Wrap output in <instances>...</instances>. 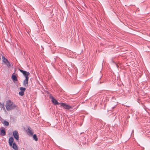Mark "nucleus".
Returning <instances> with one entry per match:
<instances>
[{
	"instance_id": "nucleus-14",
	"label": "nucleus",
	"mask_w": 150,
	"mask_h": 150,
	"mask_svg": "<svg viewBox=\"0 0 150 150\" xmlns=\"http://www.w3.org/2000/svg\"><path fill=\"white\" fill-rule=\"evenodd\" d=\"M3 123H4V124L6 126H8L9 124L8 122L5 120H4L3 121Z\"/></svg>"
},
{
	"instance_id": "nucleus-12",
	"label": "nucleus",
	"mask_w": 150,
	"mask_h": 150,
	"mask_svg": "<svg viewBox=\"0 0 150 150\" xmlns=\"http://www.w3.org/2000/svg\"><path fill=\"white\" fill-rule=\"evenodd\" d=\"M11 78L13 80L15 81H17V77L15 75H13L12 76Z\"/></svg>"
},
{
	"instance_id": "nucleus-7",
	"label": "nucleus",
	"mask_w": 150,
	"mask_h": 150,
	"mask_svg": "<svg viewBox=\"0 0 150 150\" xmlns=\"http://www.w3.org/2000/svg\"><path fill=\"white\" fill-rule=\"evenodd\" d=\"M51 100H52V103L54 105H57L60 104V103H59L57 100L55 99L53 97H52L51 98Z\"/></svg>"
},
{
	"instance_id": "nucleus-1",
	"label": "nucleus",
	"mask_w": 150,
	"mask_h": 150,
	"mask_svg": "<svg viewBox=\"0 0 150 150\" xmlns=\"http://www.w3.org/2000/svg\"><path fill=\"white\" fill-rule=\"evenodd\" d=\"M5 106L6 110L8 111L14 109L16 107V105L10 100H8L6 101Z\"/></svg>"
},
{
	"instance_id": "nucleus-15",
	"label": "nucleus",
	"mask_w": 150,
	"mask_h": 150,
	"mask_svg": "<svg viewBox=\"0 0 150 150\" xmlns=\"http://www.w3.org/2000/svg\"><path fill=\"white\" fill-rule=\"evenodd\" d=\"M25 88L24 87H20V90L21 91H23L24 92L25 91Z\"/></svg>"
},
{
	"instance_id": "nucleus-9",
	"label": "nucleus",
	"mask_w": 150,
	"mask_h": 150,
	"mask_svg": "<svg viewBox=\"0 0 150 150\" xmlns=\"http://www.w3.org/2000/svg\"><path fill=\"white\" fill-rule=\"evenodd\" d=\"M13 137H10L8 140V142L9 145L11 146L13 144Z\"/></svg>"
},
{
	"instance_id": "nucleus-2",
	"label": "nucleus",
	"mask_w": 150,
	"mask_h": 150,
	"mask_svg": "<svg viewBox=\"0 0 150 150\" xmlns=\"http://www.w3.org/2000/svg\"><path fill=\"white\" fill-rule=\"evenodd\" d=\"M2 59L3 62L8 68L10 67L11 65L10 62L4 56H2Z\"/></svg>"
},
{
	"instance_id": "nucleus-8",
	"label": "nucleus",
	"mask_w": 150,
	"mask_h": 150,
	"mask_svg": "<svg viewBox=\"0 0 150 150\" xmlns=\"http://www.w3.org/2000/svg\"><path fill=\"white\" fill-rule=\"evenodd\" d=\"M28 79H25L23 81V85L25 87L28 86Z\"/></svg>"
},
{
	"instance_id": "nucleus-3",
	"label": "nucleus",
	"mask_w": 150,
	"mask_h": 150,
	"mask_svg": "<svg viewBox=\"0 0 150 150\" xmlns=\"http://www.w3.org/2000/svg\"><path fill=\"white\" fill-rule=\"evenodd\" d=\"M19 70L23 74V75L25 77V79L29 78V77H28V76H29L30 74L29 72H27L26 71H23L22 70L20 69H19Z\"/></svg>"
},
{
	"instance_id": "nucleus-13",
	"label": "nucleus",
	"mask_w": 150,
	"mask_h": 150,
	"mask_svg": "<svg viewBox=\"0 0 150 150\" xmlns=\"http://www.w3.org/2000/svg\"><path fill=\"white\" fill-rule=\"evenodd\" d=\"M33 139L35 140L36 141L38 140V138L35 134H34L33 135Z\"/></svg>"
},
{
	"instance_id": "nucleus-11",
	"label": "nucleus",
	"mask_w": 150,
	"mask_h": 150,
	"mask_svg": "<svg viewBox=\"0 0 150 150\" xmlns=\"http://www.w3.org/2000/svg\"><path fill=\"white\" fill-rule=\"evenodd\" d=\"M12 145V147L14 149H15V150H17L18 149L17 146L15 142H14L13 144Z\"/></svg>"
},
{
	"instance_id": "nucleus-5",
	"label": "nucleus",
	"mask_w": 150,
	"mask_h": 150,
	"mask_svg": "<svg viewBox=\"0 0 150 150\" xmlns=\"http://www.w3.org/2000/svg\"><path fill=\"white\" fill-rule=\"evenodd\" d=\"M26 132L28 135L31 136H33V131L30 127L28 126V129Z\"/></svg>"
},
{
	"instance_id": "nucleus-16",
	"label": "nucleus",
	"mask_w": 150,
	"mask_h": 150,
	"mask_svg": "<svg viewBox=\"0 0 150 150\" xmlns=\"http://www.w3.org/2000/svg\"><path fill=\"white\" fill-rule=\"evenodd\" d=\"M24 93V92H23V91H20L19 93V95H20L21 96H23V95Z\"/></svg>"
},
{
	"instance_id": "nucleus-6",
	"label": "nucleus",
	"mask_w": 150,
	"mask_h": 150,
	"mask_svg": "<svg viewBox=\"0 0 150 150\" xmlns=\"http://www.w3.org/2000/svg\"><path fill=\"white\" fill-rule=\"evenodd\" d=\"M13 134L14 138L16 140H18L19 137L18 134V132L16 130L14 131L13 132Z\"/></svg>"
},
{
	"instance_id": "nucleus-4",
	"label": "nucleus",
	"mask_w": 150,
	"mask_h": 150,
	"mask_svg": "<svg viewBox=\"0 0 150 150\" xmlns=\"http://www.w3.org/2000/svg\"><path fill=\"white\" fill-rule=\"evenodd\" d=\"M61 106L63 107L64 109H69L72 108V107L64 103H60Z\"/></svg>"
},
{
	"instance_id": "nucleus-10",
	"label": "nucleus",
	"mask_w": 150,
	"mask_h": 150,
	"mask_svg": "<svg viewBox=\"0 0 150 150\" xmlns=\"http://www.w3.org/2000/svg\"><path fill=\"white\" fill-rule=\"evenodd\" d=\"M0 134L2 136L6 135V132L4 129H2L1 130Z\"/></svg>"
}]
</instances>
